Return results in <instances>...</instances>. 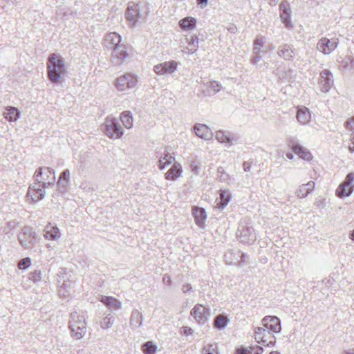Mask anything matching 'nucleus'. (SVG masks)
<instances>
[{"instance_id":"nucleus-60","label":"nucleus","mask_w":354,"mask_h":354,"mask_svg":"<svg viewBox=\"0 0 354 354\" xmlns=\"http://www.w3.org/2000/svg\"><path fill=\"white\" fill-rule=\"evenodd\" d=\"M351 141L352 146H349L348 149L351 153L354 152V131H353L351 136Z\"/></svg>"},{"instance_id":"nucleus-6","label":"nucleus","mask_w":354,"mask_h":354,"mask_svg":"<svg viewBox=\"0 0 354 354\" xmlns=\"http://www.w3.org/2000/svg\"><path fill=\"white\" fill-rule=\"evenodd\" d=\"M18 239L24 248H31L36 243L37 234L31 227L26 226L19 234Z\"/></svg>"},{"instance_id":"nucleus-53","label":"nucleus","mask_w":354,"mask_h":354,"mask_svg":"<svg viewBox=\"0 0 354 354\" xmlns=\"http://www.w3.org/2000/svg\"><path fill=\"white\" fill-rule=\"evenodd\" d=\"M344 126L349 130L354 129V116L346 120Z\"/></svg>"},{"instance_id":"nucleus-35","label":"nucleus","mask_w":354,"mask_h":354,"mask_svg":"<svg viewBox=\"0 0 354 354\" xmlns=\"http://www.w3.org/2000/svg\"><path fill=\"white\" fill-rule=\"evenodd\" d=\"M46 171L50 174H52V177L49 180H47V178H44V180H40L39 186L41 187L42 189H45V188L48 187H53L55 183V170L50 167H48Z\"/></svg>"},{"instance_id":"nucleus-21","label":"nucleus","mask_w":354,"mask_h":354,"mask_svg":"<svg viewBox=\"0 0 354 354\" xmlns=\"http://www.w3.org/2000/svg\"><path fill=\"white\" fill-rule=\"evenodd\" d=\"M70 183V171L66 169L64 170L59 175L57 181V186L59 192H64L67 191Z\"/></svg>"},{"instance_id":"nucleus-23","label":"nucleus","mask_w":354,"mask_h":354,"mask_svg":"<svg viewBox=\"0 0 354 354\" xmlns=\"http://www.w3.org/2000/svg\"><path fill=\"white\" fill-rule=\"evenodd\" d=\"M315 185V182L309 181L307 183L300 185L296 192L297 197L299 198H306L314 190Z\"/></svg>"},{"instance_id":"nucleus-18","label":"nucleus","mask_w":354,"mask_h":354,"mask_svg":"<svg viewBox=\"0 0 354 354\" xmlns=\"http://www.w3.org/2000/svg\"><path fill=\"white\" fill-rule=\"evenodd\" d=\"M277 54L285 60L292 61L295 57V49L292 45L283 44L278 48Z\"/></svg>"},{"instance_id":"nucleus-15","label":"nucleus","mask_w":354,"mask_h":354,"mask_svg":"<svg viewBox=\"0 0 354 354\" xmlns=\"http://www.w3.org/2000/svg\"><path fill=\"white\" fill-rule=\"evenodd\" d=\"M263 327L274 333L281 331V320L276 316H266L261 321Z\"/></svg>"},{"instance_id":"nucleus-49","label":"nucleus","mask_w":354,"mask_h":354,"mask_svg":"<svg viewBox=\"0 0 354 354\" xmlns=\"http://www.w3.org/2000/svg\"><path fill=\"white\" fill-rule=\"evenodd\" d=\"M217 174L220 181H226L228 179L229 175L225 172L224 169L222 167L217 168Z\"/></svg>"},{"instance_id":"nucleus-54","label":"nucleus","mask_w":354,"mask_h":354,"mask_svg":"<svg viewBox=\"0 0 354 354\" xmlns=\"http://www.w3.org/2000/svg\"><path fill=\"white\" fill-rule=\"evenodd\" d=\"M180 332L181 334L185 336H188L189 335H192L194 333V330L190 327L183 326L181 328Z\"/></svg>"},{"instance_id":"nucleus-28","label":"nucleus","mask_w":354,"mask_h":354,"mask_svg":"<svg viewBox=\"0 0 354 354\" xmlns=\"http://www.w3.org/2000/svg\"><path fill=\"white\" fill-rule=\"evenodd\" d=\"M193 215L196 225L199 227H204V224L207 218L205 209L202 207H196V209L194 210Z\"/></svg>"},{"instance_id":"nucleus-9","label":"nucleus","mask_w":354,"mask_h":354,"mask_svg":"<svg viewBox=\"0 0 354 354\" xmlns=\"http://www.w3.org/2000/svg\"><path fill=\"white\" fill-rule=\"evenodd\" d=\"M318 84L320 86V90L323 93L328 92L334 84L333 75L328 69H324L319 73Z\"/></svg>"},{"instance_id":"nucleus-12","label":"nucleus","mask_w":354,"mask_h":354,"mask_svg":"<svg viewBox=\"0 0 354 354\" xmlns=\"http://www.w3.org/2000/svg\"><path fill=\"white\" fill-rule=\"evenodd\" d=\"M288 146L295 154L299 156L300 158L307 161L312 160L313 156L311 153L307 149L304 148L299 142L295 140L294 138H290L289 140Z\"/></svg>"},{"instance_id":"nucleus-41","label":"nucleus","mask_w":354,"mask_h":354,"mask_svg":"<svg viewBox=\"0 0 354 354\" xmlns=\"http://www.w3.org/2000/svg\"><path fill=\"white\" fill-rule=\"evenodd\" d=\"M46 194L45 189L41 188L40 187L39 188H37L35 190H33L31 194H30V196H31V198L34 201H39L42 200Z\"/></svg>"},{"instance_id":"nucleus-16","label":"nucleus","mask_w":354,"mask_h":354,"mask_svg":"<svg viewBox=\"0 0 354 354\" xmlns=\"http://www.w3.org/2000/svg\"><path fill=\"white\" fill-rule=\"evenodd\" d=\"M193 129L196 135L202 139L210 140L213 138V133L205 124L196 123L193 127Z\"/></svg>"},{"instance_id":"nucleus-26","label":"nucleus","mask_w":354,"mask_h":354,"mask_svg":"<svg viewBox=\"0 0 354 354\" xmlns=\"http://www.w3.org/2000/svg\"><path fill=\"white\" fill-rule=\"evenodd\" d=\"M44 236L48 240H56L61 236V233L57 226L49 224L44 229Z\"/></svg>"},{"instance_id":"nucleus-36","label":"nucleus","mask_w":354,"mask_h":354,"mask_svg":"<svg viewBox=\"0 0 354 354\" xmlns=\"http://www.w3.org/2000/svg\"><path fill=\"white\" fill-rule=\"evenodd\" d=\"M186 42L188 44V47L187 48L189 50V53H194L196 52L198 49V38L196 35H192L190 38H185Z\"/></svg>"},{"instance_id":"nucleus-1","label":"nucleus","mask_w":354,"mask_h":354,"mask_svg":"<svg viewBox=\"0 0 354 354\" xmlns=\"http://www.w3.org/2000/svg\"><path fill=\"white\" fill-rule=\"evenodd\" d=\"M65 72L63 58L55 53L50 54L47 59V73L49 80L53 84L61 83Z\"/></svg>"},{"instance_id":"nucleus-47","label":"nucleus","mask_w":354,"mask_h":354,"mask_svg":"<svg viewBox=\"0 0 354 354\" xmlns=\"http://www.w3.org/2000/svg\"><path fill=\"white\" fill-rule=\"evenodd\" d=\"M31 260L29 257L21 259L18 263V268L21 270H26L30 267Z\"/></svg>"},{"instance_id":"nucleus-5","label":"nucleus","mask_w":354,"mask_h":354,"mask_svg":"<svg viewBox=\"0 0 354 354\" xmlns=\"http://www.w3.org/2000/svg\"><path fill=\"white\" fill-rule=\"evenodd\" d=\"M236 236L242 243L252 245L257 239L254 230L251 226L240 224L236 232Z\"/></svg>"},{"instance_id":"nucleus-40","label":"nucleus","mask_w":354,"mask_h":354,"mask_svg":"<svg viewBox=\"0 0 354 354\" xmlns=\"http://www.w3.org/2000/svg\"><path fill=\"white\" fill-rule=\"evenodd\" d=\"M265 328L262 327H257L254 330V339L256 342L259 344H261L263 345L264 343H266V339H263V337H265Z\"/></svg>"},{"instance_id":"nucleus-13","label":"nucleus","mask_w":354,"mask_h":354,"mask_svg":"<svg viewBox=\"0 0 354 354\" xmlns=\"http://www.w3.org/2000/svg\"><path fill=\"white\" fill-rule=\"evenodd\" d=\"M337 39H329L326 37L320 39L317 44V48L324 55L330 54L337 46Z\"/></svg>"},{"instance_id":"nucleus-34","label":"nucleus","mask_w":354,"mask_h":354,"mask_svg":"<svg viewBox=\"0 0 354 354\" xmlns=\"http://www.w3.org/2000/svg\"><path fill=\"white\" fill-rule=\"evenodd\" d=\"M229 322V319L223 315H218L214 319V327L217 330L224 329Z\"/></svg>"},{"instance_id":"nucleus-7","label":"nucleus","mask_w":354,"mask_h":354,"mask_svg":"<svg viewBox=\"0 0 354 354\" xmlns=\"http://www.w3.org/2000/svg\"><path fill=\"white\" fill-rule=\"evenodd\" d=\"M353 181L354 173L351 172L346 175L345 180L337 189V196L339 198H344L351 196L354 190V186L352 185Z\"/></svg>"},{"instance_id":"nucleus-43","label":"nucleus","mask_w":354,"mask_h":354,"mask_svg":"<svg viewBox=\"0 0 354 354\" xmlns=\"http://www.w3.org/2000/svg\"><path fill=\"white\" fill-rule=\"evenodd\" d=\"M28 279L33 283H37L41 279V272L39 270H35L28 274Z\"/></svg>"},{"instance_id":"nucleus-3","label":"nucleus","mask_w":354,"mask_h":354,"mask_svg":"<svg viewBox=\"0 0 354 354\" xmlns=\"http://www.w3.org/2000/svg\"><path fill=\"white\" fill-rule=\"evenodd\" d=\"M144 5L145 3L141 1L129 3L125 12V18L130 28H136L140 20H145V17L141 12V8Z\"/></svg>"},{"instance_id":"nucleus-59","label":"nucleus","mask_w":354,"mask_h":354,"mask_svg":"<svg viewBox=\"0 0 354 354\" xmlns=\"http://www.w3.org/2000/svg\"><path fill=\"white\" fill-rule=\"evenodd\" d=\"M243 170L245 172L250 171L251 169V162H250L248 161L243 162Z\"/></svg>"},{"instance_id":"nucleus-4","label":"nucleus","mask_w":354,"mask_h":354,"mask_svg":"<svg viewBox=\"0 0 354 354\" xmlns=\"http://www.w3.org/2000/svg\"><path fill=\"white\" fill-rule=\"evenodd\" d=\"M102 131L111 139L120 138L124 134V129L119 122L112 117H107L101 126Z\"/></svg>"},{"instance_id":"nucleus-22","label":"nucleus","mask_w":354,"mask_h":354,"mask_svg":"<svg viewBox=\"0 0 354 354\" xmlns=\"http://www.w3.org/2000/svg\"><path fill=\"white\" fill-rule=\"evenodd\" d=\"M182 171L183 169L180 164L174 162L171 167L165 173V179L174 181L181 175Z\"/></svg>"},{"instance_id":"nucleus-20","label":"nucleus","mask_w":354,"mask_h":354,"mask_svg":"<svg viewBox=\"0 0 354 354\" xmlns=\"http://www.w3.org/2000/svg\"><path fill=\"white\" fill-rule=\"evenodd\" d=\"M113 50L114 53L113 63L115 64L120 65L127 58H128L129 55L124 46L121 45L118 46Z\"/></svg>"},{"instance_id":"nucleus-19","label":"nucleus","mask_w":354,"mask_h":354,"mask_svg":"<svg viewBox=\"0 0 354 354\" xmlns=\"http://www.w3.org/2000/svg\"><path fill=\"white\" fill-rule=\"evenodd\" d=\"M104 40L106 44V47L113 50L115 49L116 47L121 46L120 43L122 38L117 32H113L106 34Z\"/></svg>"},{"instance_id":"nucleus-45","label":"nucleus","mask_w":354,"mask_h":354,"mask_svg":"<svg viewBox=\"0 0 354 354\" xmlns=\"http://www.w3.org/2000/svg\"><path fill=\"white\" fill-rule=\"evenodd\" d=\"M203 354H218L217 346L215 344H207L203 348Z\"/></svg>"},{"instance_id":"nucleus-10","label":"nucleus","mask_w":354,"mask_h":354,"mask_svg":"<svg viewBox=\"0 0 354 354\" xmlns=\"http://www.w3.org/2000/svg\"><path fill=\"white\" fill-rule=\"evenodd\" d=\"M138 82L136 76L131 74H125L117 78L115 82L116 88L120 91H124L128 88H133Z\"/></svg>"},{"instance_id":"nucleus-56","label":"nucleus","mask_w":354,"mask_h":354,"mask_svg":"<svg viewBox=\"0 0 354 354\" xmlns=\"http://www.w3.org/2000/svg\"><path fill=\"white\" fill-rule=\"evenodd\" d=\"M39 184H38V183L35 181V183L33 185H30L29 186L27 195L29 196L30 194H31L33 190H35L37 188H39Z\"/></svg>"},{"instance_id":"nucleus-50","label":"nucleus","mask_w":354,"mask_h":354,"mask_svg":"<svg viewBox=\"0 0 354 354\" xmlns=\"http://www.w3.org/2000/svg\"><path fill=\"white\" fill-rule=\"evenodd\" d=\"M250 351L254 352L255 354H262L264 351V349L262 346L259 345H254L250 346Z\"/></svg>"},{"instance_id":"nucleus-63","label":"nucleus","mask_w":354,"mask_h":354,"mask_svg":"<svg viewBox=\"0 0 354 354\" xmlns=\"http://www.w3.org/2000/svg\"><path fill=\"white\" fill-rule=\"evenodd\" d=\"M349 238L354 241V229L350 232Z\"/></svg>"},{"instance_id":"nucleus-31","label":"nucleus","mask_w":354,"mask_h":354,"mask_svg":"<svg viewBox=\"0 0 354 354\" xmlns=\"http://www.w3.org/2000/svg\"><path fill=\"white\" fill-rule=\"evenodd\" d=\"M215 138L220 143L225 144L227 146L232 145L233 138L228 131H218L216 133Z\"/></svg>"},{"instance_id":"nucleus-32","label":"nucleus","mask_w":354,"mask_h":354,"mask_svg":"<svg viewBox=\"0 0 354 354\" xmlns=\"http://www.w3.org/2000/svg\"><path fill=\"white\" fill-rule=\"evenodd\" d=\"M173 161H174V157H173L168 151H165L163 156H161L158 160V167L160 170H163L168 165H171Z\"/></svg>"},{"instance_id":"nucleus-11","label":"nucleus","mask_w":354,"mask_h":354,"mask_svg":"<svg viewBox=\"0 0 354 354\" xmlns=\"http://www.w3.org/2000/svg\"><path fill=\"white\" fill-rule=\"evenodd\" d=\"M179 64V62L174 60L165 62L155 65L153 71L158 75H167L175 72Z\"/></svg>"},{"instance_id":"nucleus-61","label":"nucleus","mask_w":354,"mask_h":354,"mask_svg":"<svg viewBox=\"0 0 354 354\" xmlns=\"http://www.w3.org/2000/svg\"><path fill=\"white\" fill-rule=\"evenodd\" d=\"M208 0H197V4L200 8H203L207 4Z\"/></svg>"},{"instance_id":"nucleus-38","label":"nucleus","mask_w":354,"mask_h":354,"mask_svg":"<svg viewBox=\"0 0 354 354\" xmlns=\"http://www.w3.org/2000/svg\"><path fill=\"white\" fill-rule=\"evenodd\" d=\"M120 119L122 124L127 128L130 129L133 127V117L129 111H124L121 113Z\"/></svg>"},{"instance_id":"nucleus-14","label":"nucleus","mask_w":354,"mask_h":354,"mask_svg":"<svg viewBox=\"0 0 354 354\" xmlns=\"http://www.w3.org/2000/svg\"><path fill=\"white\" fill-rule=\"evenodd\" d=\"M279 15L280 18L288 29L292 28V24L291 21V10L290 3L288 1L283 0L279 5Z\"/></svg>"},{"instance_id":"nucleus-46","label":"nucleus","mask_w":354,"mask_h":354,"mask_svg":"<svg viewBox=\"0 0 354 354\" xmlns=\"http://www.w3.org/2000/svg\"><path fill=\"white\" fill-rule=\"evenodd\" d=\"M208 84H209L207 85V87H209L211 89H212L214 94L219 92L222 88L221 84L218 81L212 80L210 81Z\"/></svg>"},{"instance_id":"nucleus-44","label":"nucleus","mask_w":354,"mask_h":354,"mask_svg":"<svg viewBox=\"0 0 354 354\" xmlns=\"http://www.w3.org/2000/svg\"><path fill=\"white\" fill-rule=\"evenodd\" d=\"M265 41L263 37L257 38L254 41L253 53L261 52V48L263 47Z\"/></svg>"},{"instance_id":"nucleus-37","label":"nucleus","mask_w":354,"mask_h":354,"mask_svg":"<svg viewBox=\"0 0 354 354\" xmlns=\"http://www.w3.org/2000/svg\"><path fill=\"white\" fill-rule=\"evenodd\" d=\"M115 319V317L111 314V310H109V313L100 322V326L103 329H107L113 326Z\"/></svg>"},{"instance_id":"nucleus-2","label":"nucleus","mask_w":354,"mask_h":354,"mask_svg":"<svg viewBox=\"0 0 354 354\" xmlns=\"http://www.w3.org/2000/svg\"><path fill=\"white\" fill-rule=\"evenodd\" d=\"M69 329L71 336L75 339L82 338L86 332V324L83 315H80L77 312L71 314L69 322Z\"/></svg>"},{"instance_id":"nucleus-33","label":"nucleus","mask_w":354,"mask_h":354,"mask_svg":"<svg viewBox=\"0 0 354 354\" xmlns=\"http://www.w3.org/2000/svg\"><path fill=\"white\" fill-rule=\"evenodd\" d=\"M4 117L6 120L10 122L16 121L20 116L19 111L13 106H8L6 111L3 113Z\"/></svg>"},{"instance_id":"nucleus-27","label":"nucleus","mask_w":354,"mask_h":354,"mask_svg":"<svg viewBox=\"0 0 354 354\" xmlns=\"http://www.w3.org/2000/svg\"><path fill=\"white\" fill-rule=\"evenodd\" d=\"M178 25L183 30H192L196 28V19L192 17H187L180 19Z\"/></svg>"},{"instance_id":"nucleus-58","label":"nucleus","mask_w":354,"mask_h":354,"mask_svg":"<svg viewBox=\"0 0 354 354\" xmlns=\"http://www.w3.org/2000/svg\"><path fill=\"white\" fill-rule=\"evenodd\" d=\"M192 290V286L190 283H185L183 284L182 286V291L184 293H187L188 292L191 291Z\"/></svg>"},{"instance_id":"nucleus-57","label":"nucleus","mask_w":354,"mask_h":354,"mask_svg":"<svg viewBox=\"0 0 354 354\" xmlns=\"http://www.w3.org/2000/svg\"><path fill=\"white\" fill-rule=\"evenodd\" d=\"M235 354H251V351L245 348L241 347L236 349Z\"/></svg>"},{"instance_id":"nucleus-8","label":"nucleus","mask_w":354,"mask_h":354,"mask_svg":"<svg viewBox=\"0 0 354 354\" xmlns=\"http://www.w3.org/2000/svg\"><path fill=\"white\" fill-rule=\"evenodd\" d=\"M190 315L199 324L203 325L209 319L210 309L198 304L191 310Z\"/></svg>"},{"instance_id":"nucleus-24","label":"nucleus","mask_w":354,"mask_h":354,"mask_svg":"<svg viewBox=\"0 0 354 354\" xmlns=\"http://www.w3.org/2000/svg\"><path fill=\"white\" fill-rule=\"evenodd\" d=\"M297 120L302 125L307 124L310 119L311 114L308 109L306 107H300L297 111Z\"/></svg>"},{"instance_id":"nucleus-42","label":"nucleus","mask_w":354,"mask_h":354,"mask_svg":"<svg viewBox=\"0 0 354 354\" xmlns=\"http://www.w3.org/2000/svg\"><path fill=\"white\" fill-rule=\"evenodd\" d=\"M142 347L145 354H154L157 351V346L152 342L144 343Z\"/></svg>"},{"instance_id":"nucleus-55","label":"nucleus","mask_w":354,"mask_h":354,"mask_svg":"<svg viewBox=\"0 0 354 354\" xmlns=\"http://www.w3.org/2000/svg\"><path fill=\"white\" fill-rule=\"evenodd\" d=\"M162 282L167 286H171L172 283L171 277L167 274H165L162 277Z\"/></svg>"},{"instance_id":"nucleus-29","label":"nucleus","mask_w":354,"mask_h":354,"mask_svg":"<svg viewBox=\"0 0 354 354\" xmlns=\"http://www.w3.org/2000/svg\"><path fill=\"white\" fill-rule=\"evenodd\" d=\"M225 260L227 264L239 266L240 250H230L225 254Z\"/></svg>"},{"instance_id":"nucleus-64","label":"nucleus","mask_w":354,"mask_h":354,"mask_svg":"<svg viewBox=\"0 0 354 354\" xmlns=\"http://www.w3.org/2000/svg\"><path fill=\"white\" fill-rule=\"evenodd\" d=\"M342 354H354V349L348 351H344Z\"/></svg>"},{"instance_id":"nucleus-30","label":"nucleus","mask_w":354,"mask_h":354,"mask_svg":"<svg viewBox=\"0 0 354 354\" xmlns=\"http://www.w3.org/2000/svg\"><path fill=\"white\" fill-rule=\"evenodd\" d=\"M142 315L138 310H133L130 317V326L131 328H138L142 324Z\"/></svg>"},{"instance_id":"nucleus-62","label":"nucleus","mask_w":354,"mask_h":354,"mask_svg":"<svg viewBox=\"0 0 354 354\" xmlns=\"http://www.w3.org/2000/svg\"><path fill=\"white\" fill-rule=\"evenodd\" d=\"M278 0H268V3L270 6H274L277 5Z\"/></svg>"},{"instance_id":"nucleus-39","label":"nucleus","mask_w":354,"mask_h":354,"mask_svg":"<svg viewBox=\"0 0 354 354\" xmlns=\"http://www.w3.org/2000/svg\"><path fill=\"white\" fill-rule=\"evenodd\" d=\"M263 333H265L266 335L265 337H263V339H266L263 346L269 347L274 346L276 344V337L272 334L273 333L265 328V332Z\"/></svg>"},{"instance_id":"nucleus-48","label":"nucleus","mask_w":354,"mask_h":354,"mask_svg":"<svg viewBox=\"0 0 354 354\" xmlns=\"http://www.w3.org/2000/svg\"><path fill=\"white\" fill-rule=\"evenodd\" d=\"M47 167H39L37 169L34 173V178L35 181L38 183H40V180L39 178L42 177V176L46 175V172L44 170H46Z\"/></svg>"},{"instance_id":"nucleus-17","label":"nucleus","mask_w":354,"mask_h":354,"mask_svg":"<svg viewBox=\"0 0 354 354\" xmlns=\"http://www.w3.org/2000/svg\"><path fill=\"white\" fill-rule=\"evenodd\" d=\"M232 198L230 192L227 189H221L219 192V197L216 199L215 207L218 209H223L229 203Z\"/></svg>"},{"instance_id":"nucleus-51","label":"nucleus","mask_w":354,"mask_h":354,"mask_svg":"<svg viewBox=\"0 0 354 354\" xmlns=\"http://www.w3.org/2000/svg\"><path fill=\"white\" fill-rule=\"evenodd\" d=\"M248 258V255L245 253H243L240 251V257L239 259V266L241 267L245 264H247L246 259Z\"/></svg>"},{"instance_id":"nucleus-52","label":"nucleus","mask_w":354,"mask_h":354,"mask_svg":"<svg viewBox=\"0 0 354 354\" xmlns=\"http://www.w3.org/2000/svg\"><path fill=\"white\" fill-rule=\"evenodd\" d=\"M261 52H258V53H254L252 58L250 60V62L254 65H257V64L261 60L262 57L261 56Z\"/></svg>"},{"instance_id":"nucleus-25","label":"nucleus","mask_w":354,"mask_h":354,"mask_svg":"<svg viewBox=\"0 0 354 354\" xmlns=\"http://www.w3.org/2000/svg\"><path fill=\"white\" fill-rule=\"evenodd\" d=\"M100 301L109 308H112L115 310L122 308L121 301L113 297L102 296Z\"/></svg>"}]
</instances>
